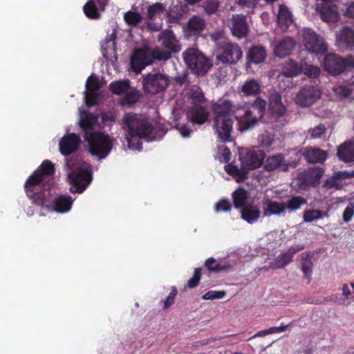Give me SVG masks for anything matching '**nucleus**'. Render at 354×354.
I'll return each mask as SVG.
<instances>
[{"instance_id": "f257e3e1", "label": "nucleus", "mask_w": 354, "mask_h": 354, "mask_svg": "<svg viewBox=\"0 0 354 354\" xmlns=\"http://www.w3.org/2000/svg\"><path fill=\"white\" fill-rule=\"evenodd\" d=\"M54 165L48 160H44L26 180L24 189L27 196L38 205H48L51 201L52 191L49 185L45 184V176L55 174Z\"/></svg>"}, {"instance_id": "f03ea898", "label": "nucleus", "mask_w": 354, "mask_h": 354, "mask_svg": "<svg viewBox=\"0 0 354 354\" xmlns=\"http://www.w3.org/2000/svg\"><path fill=\"white\" fill-rule=\"evenodd\" d=\"M268 106V101L261 96L245 105H241L243 113L235 117L241 132L250 131L256 127L259 122L267 123L265 114Z\"/></svg>"}, {"instance_id": "7ed1b4c3", "label": "nucleus", "mask_w": 354, "mask_h": 354, "mask_svg": "<svg viewBox=\"0 0 354 354\" xmlns=\"http://www.w3.org/2000/svg\"><path fill=\"white\" fill-rule=\"evenodd\" d=\"M122 122L128 129L127 139L129 146L132 145L134 140L149 137L153 129L152 125L149 122L140 119L133 113L124 114Z\"/></svg>"}, {"instance_id": "20e7f679", "label": "nucleus", "mask_w": 354, "mask_h": 354, "mask_svg": "<svg viewBox=\"0 0 354 354\" xmlns=\"http://www.w3.org/2000/svg\"><path fill=\"white\" fill-rule=\"evenodd\" d=\"M182 56L191 73L197 77L205 75L212 66V61L198 48H189L183 52Z\"/></svg>"}, {"instance_id": "39448f33", "label": "nucleus", "mask_w": 354, "mask_h": 354, "mask_svg": "<svg viewBox=\"0 0 354 354\" xmlns=\"http://www.w3.org/2000/svg\"><path fill=\"white\" fill-rule=\"evenodd\" d=\"M88 144V151L99 159L105 158L110 153L113 143L108 135L101 132H94L92 135L84 139Z\"/></svg>"}, {"instance_id": "423d86ee", "label": "nucleus", "mask_w": 354, "mask_h": 354, "mask_svg": "<svg viewBox=\"0 0 354 354\" xmlns=\"http://www.w3.org/2000/svg\"><path fill=\"white\" fill-rule=\"evenodd\" d=\"M169 82L165 74L159 72L149 73L142 75V89L145 93L153 95L165 91Z\"/></svg>"}, {"instance_id": "0eeeda50", "label": "nucleus", "mask_w": 354, "mask_h": 354, "mask_svg": "<svg viewBox=\"0 0 354 354\" xmlns=\"http://www.w3.org/2000/svg\"><path fill=\"white\" fill-rule=\"evenodd\" d=\"M324 69L333 75L341 74L347 67L354 68V57L348 56L344 59L335 53L327 54L323 62Z\"/></svg>"}, {"instance_id": "6e6552de", "label": "nucleus", "mask_w": 354, "mask_h": 354, "mask_svg": "<svg viewBox=\"0 0 354 354\" xmlns=\"http://www.w3.org/2000/svg\"><path fill=\"white\" fill-rule=\"evenodd\" d=\"M243 57L239 44L227 41L216 49V60L225 64H234Z\"/></svg>"}, {"instance_id": "1a4fd4ad", "label": "nucleus", "mask_w": 354, "mask_h": 354, "mask_svg": "<svg viewBox=\"0 0 354 354\" xmlns=\"http://www.w3.org/2000/svg\"><path fill=\"white\" fill-rule=\"evenodd\" d=\"M322 96L319 87L313 84L301 86L296 93L294 101L301 107H308L315 104Z\"/></svg>"}, {"instance_id": "9d476101", "label": "nucleus", "mask_w": 354, "mask_h": 354, "mask_svg": "<svg viewBox=\"0 0 354 354\" xmlns=\"http://www.w3.org/2000/svg\"><path fill=\"white\" fill-rule=\"evenodd\" d=\"M266 153L259 149H245L239 153V158L248 172L260 167L265 159Z\"/></svg>"}, {"instance_id": "9b49d317", "label": "nucleus", "mask_w": 354, "mask_h": 354, "mask_svg": "<svg viewBox=\"0 0 354 354\" xmlns=\"http://www.w3.org/2000/svg\"><path fill=\"white\" fill-rule=\"evenodd\" d=\"M302 41L305 48L316 54H324L327 51V45L313 30L304 28L301 31Z\"/></svg>"}, {"instance_id": "f8f14e48", "label": "nucleus", "mask_w": 354, "mask_h": 354, "mask_svg": "<svg viewBox=\"0 0 354 354\" xmlns=\"http://www.w3.org/2000/svg\"><path fill=\"white\" fill-rule=\"evenodd\" d=\"M71 184L70 191L72 193H82L92 180V173L86 169H80L68 174Z\"/></svg>"}, {"instance_id": "ddd939ff", "label": "nucleus", "mask_w": 354, "mask_h": 354, "mask_svg": "<svg viewBox=\"0 0 354 354\" xmlns=\"http://www.w3.org/2000/svg\"><path fill=\"white\" fill-rule=\"evenodd\" d=\"M241 105L234 104L228 99H219L212 105L213 118H227L230 113L241 114Z\"/></svg>"}, {"instance_id": "4468645a", "label": "nucleus", "mask_w": 354, "mask_h": 354, "mask_svg": "<svg viewBox=\"0 0 354 354\" xmlns=\"http://www.w3.org/2000/svg\"><path fill=\"white\" fill-rule=\"evenodd\" d=\"M268 111L272 119L278 122L283 118L286 111V106L282 103L281 95L275 91L271 92L268 97Z\"/></svg>"}, {"instance_id": "2eb2a0df", "label": "nucleus", "mask_w": 354, "mask_h": 354, "mask_svg": "<svg viewBox=\"0 0 354 354\" xmlns=\"http://www.w3.org/2000/svg\"><path fill=\"white\" fill-rule=\"evenodd\" d=\"M213 129L218 138L224 142L231 141L234 120L232 118H213Z\"/></svg>"}, {"instance_id": "dca6fc26", "label": "nucleus", "mask_w": 354, "mask_h": 354, "mask_svg": "<svg viewBox=\"0 0 354 354\" xmlns=\"http://www.w3.org/2000/svg\"><path fill=\"white\" fill-rule=\"evenodd\" d=\"M205 26V20L202 17L194 15L183 27L185 36L187 38L198 37L201 35Z\"/></svg>"}, {"instance_id": "f3484780", "label": "nucleus", "mask_w": 354, "mask_h": 354, "mask_svg": "<svg viewBox=\"0 0 354 354\" xmlns=\"http://www.w3.org/2000/svg\"><path fill=\"white\" fill-rule=\"evenodd\" d=\"M80 144L79 135L75 133L66 134L59 141V151L64 156H69L77 151Z\"/></svg>"}, {"instance_id": "a211bd4d", "label": "nucleus", "mask_w": 354, "mask_h": 354, "mask_svg": "<svg viewBox=\"0 0 354 354\" xmlns=\"http://www.w3.org/2000/svg\"><path fill=\"white\" fill-rule=\"evenodd\" d=\"M304 249L302 245H295L290 247L286 252L279 254L274 261L271 263L269 268L276 270L285 268L288 264L292 261L293 256L298 252Z\"/></svg>"}, {"instance_id": "6ab92c4d", "label": "nucleus", "mask_w": 354, "mask_h": 354, "mask_svg": "<svg viewBox=\"0 0 354 354\" xmlns=\"http://www.w3.org/2000/svg\"><path fill=\"white\" fill-rule=\"evenodd\" d=\"M263 164L264 169L269 172L275 170L287 171L290 167V163L286 162L282 153H277L265 158Z\"/></svg>"}, {"instance_id": "aec40b11", "label": "nucleus", "mask_w": 354, "mask_h": 354, "mask_svg": "<svg viewBox=\"0 0 354 354\" xmlns=\"http://www.w3.org/2000/svg\"><path fill=\"white\" fill-rule=\"evenodd\" d=\"M267 58V50L262 44L251 46L246 54L247 63L259 64L263 63Z\"/></svg>"}, {"instance_id": "412c9836", "label": "nucleus", "mask_w": 354, "mask_h": 354, "mask_svg": "<svg viewBox=\"0 0 354 354\" xmlns=\"http://www.w3.org/2000/svg\"><path fill=\"white\" fill-rule=\"evenodd\" d=\"M261 91L260 82L254 78L245 81L239 88V93L241 96L245 97H253L255 98L259 97Z\"/></svg>"}, {"instance_id": "4be33fe9", "label": "nucleus", "mask_w": 354, "mask_h": 354, "mask_svg": "<svg viewBox=\"0 0 354 354\" xmlns=\"http://www.w3.org/2000/svg\"><path fill=\"white\" fill-rule=\"evenodd\" d=\"M231 31L233 35L239 38H243L247 36L249 32V27L245 15H233L232 18Z\"/></svg>"}, {"instance_id": "5701e85b", "label": "nucleus", "mask_w": 354, "mask_h": 354, "mask_svg": "<svg viewBox=\"0 0 354 354\" xmlns=\"http://www.w3.org/2000/svg\"><path fill=\"white\" fill-rule=\"evenodd\" d=\"M208 116L206 109L199 104L193 105L187 112V119L192 124H203L207 120Z\"/></svg>"}, {"instance_id": "b1692460", "label": "nucleus", "mask_w": 354, "mask_h": 354, "mask_svg": "<svg viewBox=\"0 0 354 354\" xmlns=\"http://www.w3.org/2000/svg\"><path fill=\"white\" fill-rule=\"evenodd\" d=\"M159 41L165 49L171 50L173 53L180 51V46L172 30H166L160 32Z\"/></svg>"}, {"instance_id": "393cba45", "label": "nucleus", "mask_w": 354, "mask_h": 354, "mask_svg": "<svg viewBox=\"0 0 354 354\" xmlns=\"http://www.w3.org/2000/svg\"><path fill=\"white\" fill-rule=\"evenodd\" d=\"M97 116L91 112L85 111L81 115L80 120V127L84 131V138L87 139V137L92 135L94 132L92 131L97 122Z\"/></svg>"}, {"instance_id": "a878e982", "label": "nucleus", "mask_w": 354, "mask_h": 354, "mask_svg": "<svg viewBox=\"0 0 354 354\" xmlns=\"http://www.w3.org/2000/svg\"><path fill=\"white\" fill-rule=\"evenodd\" d=\"M295 45L296 42L294 39L290 37H284L274 46V55L280 58L285 57L291 54Z\"/></svg>"}, {"instance_id": "bb28decb", "label": "nucleus", "mask_w": 354, "mask_h": 354, "mask_svg": "<svg viewBox=\"0 0 354 354\" xmlns=\"http://www.w3.org/2000/svg\"><path fill=\"white\" fill-rule=\"evenodd\" d=\"M150 64V58L147 57L146 53L142 50L135 51L131 57V68L132 71L136 73L141 72L146 66Z\"/></svg>"}, {"instance_id": "cd10ccee", "label": "nucleus", "mask_w": 354, "mask_h": 354, "mask_svg": "<svg viewBox=\"0 0 354 354\" xmlns=\"http://www.w3.org/2000/svg\"><path fill=\"white\" fill-rule=\"evenodd\" d=\"M305 160L310 163H323L328 158L326 151L317 147H306L303 153Z\"/></svg>"}, {"instance_id": "c85d7f7f", "label": "nucleus", "mask_w": 354, "mask_h": 354, "mask_svg": "<svg viewBox=\"0 0 354 354\" xmlns=\"http://www.w3.org/2000/svg\"><path fill=\"white\" fill-rule=\"evenodd\" d=\"M338 158L345 163L354 162V141L348 140L340 145L337 149Z\"/></svg>"}, {"instance_id": "c756f323", "label": "nucleus", "mask_w": 354, "mask_h": 354, "mask_svg": "<svg viewBox=\"0 0 354 354\" xmlns=\"http://www.w3.org/2000/svg\"><path fill=\"white\" fill-rule=\"evenodd\" d=\"M53 194L52 193L51 201L48 205H44L41 207L49 208L53 205V209L59 213H65L70 210L73 203L71 197L62 195L55 199H53Z\"/></svg>"}, {"instance_id": "7c9ffc66", "label": "nucleus", "mask_w": 354, "mask_h": 354, "mask_svg": "<svg viewBox=\"0 0 354 354\" xmlns=\"http://www.w3.org/2000/svg\"><path fill=\"white\" fill-rule=\"evenodd\" d=\"M286 212L283 202H277L271 199H266L263 203V216H270L272 215L281 216Z\"/></svg>"}, {"instance_id": "2f4dec72", "label": "nucleus", "mask_w": 354, "mask_h": 354, "mask_svg": "<svg viewBox=\"0 0 354 354\" xmlns=\"http://www.w3.org/2000/svg\"><path fill=\"white\" fill-rule=\"evenodd\" d=\"M337 41L344 48L354 46V31L349 27H344L337 35Z\"/></svg>"}, {"instance_id": "473e14b6", "label": "nucleus", "mask_w": 354, "mask_h": 354, "mask_svg": "<svg viewBox=\"0 0 354 354\" xmlns=\"http://www.w3.org/2000/svg\"><path fill=\"white\" fill-rule=\"evenodd\" d=\"M241 218L248 223H254L260 218L261 210L257 205H248L241 209Z\"/></svg>"}, {"instance_id": "72a5a7b5", "label": "nucleus", "mask_w": 354, "mask_h": 354, "mask_svg": "<svg viewBox=\"0 0 354 354\" xmlns=\"http://www.w3.org/2000/svg\"><path fill=\"white\" fill-rule=\"evenodd\" d=\"M303 61L300 63L292 59L286 61L282 67V73L285 77H293L301 73Z\"/></svg>"}, {"instance_id": "f704fd0d", "label": "nucleus", "mask_w": 354, "mask_h": 354, "mask_svg": "<svg viewBox=\"0 0 354 354\" xmlns=\"http://www.w3.org/2000/svg\"><path fill=\"white\" fill-rule=\"evenodd\" d=\"M226 172L234 177L238 183L243 182L248 178V171L244 166L241 165V168L230 163L225 167Z\"/></svg>"}, {"instance_id": "c9c22d12", "label": "nucleus", "mask_w": 354, "mask_h": 354, "mask_svg": "<svg viewBox=\"0 0 354 354\" xmlns=\"http://www.w3.org/2000/svg\"><path fill=\"white\" fill-rule=\"evenodd\" d=\"M313 255L310 253L304 252L301 254V270L304 277L308 279L309 283L312 279L313 266L312 262Z\"/></svg>"}, {"instance_id": "e433bc0d", "label": "nucleus", "mask_w": 354, "mask_h": 354, "mask_svg": "<svg viewBox=\"0 0 354 354\" xmlns=\"http://www.w3.org/2000/svg\"><path fill=\"white\" fill-rule=\"evenodd\" d=\"M233 203L235 208H243L246 206V202L249 198V193L243 187H239L233 192L232 194Z\"/></svg>"}, {"instance_id": "4c0bfd02", "label": "nucleus", "mask_w": 354, "mask_h": 354, "mask_svg": "<svg viewBox=\"0 0 354 354\" xmlns=\"http://www.w3.org/2000/svg\"><path fill=\"white\" fill-rule=\"evenodd\" d=\"M140 97L141 95L138 91L136 89H129L124 94V96L120 99L118 103L122 106H131L135 104L140 99Z\"/></svg>"}, {"instance_id": "58836bf2", "label": "nucleus", "mask_w": 354, "mask_h": 354, "mask_svg": "<svg viewBox=\"0 0 354 354\" xmlns=\"http://www.w3.org/2000/svg\"><path fill=\"white\" fill-rule=\"evenodd\" d=\"M129 89L130 81L129 80L114 81L109 84V90L117 95H124Z\"/></svg>"}, {"instance_id": "ea45409f", "label": "nucleus", "mask_w": 354, "mask_h": 354, "mask_svg": "<svg viewBox=\"0 0 354 354\" xmlns=\"http://www.w3.org/2000/svg\"><path fill=\"white\" fill-rule=\"evenodd\" d=\"M292 22L291 12L285 6H280L277 15V23L281 28H287Z\"/></svg>"}, {"instance_id": "a19ab883", "label": "nucleus", "mask_w": 354, "mask_h": 354, "mask_svg": "<svg viewBox=\"0 0 354 354\" xmlns=\"http://www.w3.org/2000/svg\"><path fill=\"white\" fill-rule=\"evenodd\" d=\"M97 3L93 0H88L83 6L84 15L91 19H97L100 17V12L98 9Z\"/></svg>"}, {"instance_id": "79ce46f5", "label": "nucleus", "mask_w": 354, "mask_h": 354, "mask_svg": "<svg viewBox=\"0 0 354 354\" xmlns=\"http://www.w3.org/2000/svg\"><path fill=\"white\" fill-rule=\"evenodd\" d=\"M321 18L327 22H335L339 19V13L330 6H322L319 10Z\"/></svg>"}, {"instance_id": "37998d69", "label": "nucleus", "mask_w": 354, "mask_h": 354, "mask_svg": "<svg viewBox=\"0 0 354 354\" xmlns=\"http://www.w3.org/2000/svg\"><path fill=\"white\" fill-rule=\"evenodd\" d=\"M306 203L307 200L305 198L300 196H293L286 203H284V205L286 209L296 211Z\"/></svg>"}, {"instance_id": "c03bdc74", "label": "nucleus", "mask_w": 354, "mask_h": 354, "mask_svg": "<svg viewBox=\"0 0 354 354\" xmlns=\"http://www.w3.org/2000/svg\"><path fill=\"white\" fill-rule=\"evenodd\" d=\"M205 268L213 272H219L223 270H228L232 268L230 264L222 265L216 261V260L212 257L207 259L205 262Z\"/></svg>"}, {"instance_id": "a18cd8bd", "label": "nucleus", "mask_w": 354, "mask_h": 354, "mask_svg": "<svg viewBox=\"0 0 354 354\" xmlns=\"http://www.w3.org/2000/svg\"><path fill=\"white\" fill-rule=\"evenodd\" d=\"M116 34L113 32L110 35H108L104 39L103 43L102 44V52L104 56H105L107 53H109V50H115L116 43Z\"/></svg>"}, {"instance_id": "49530a36", "label": "nucleus", "mask_w": 354, "mask_h": 354, "mask_svg": "<svg viewBox=\"0 0 354 354\" xmlns=\"http://www.w3.org/2000/svg\"><path fill=\"white\" fill-rule=\"evenodd\" d=\"M165 10V6L161 3H156L147 8V16L149 20H154L157 15L162 14Z\"/></svg>"}, {"instance_id": "de8ad7c7", "label": "nucleus", "mask_w": 354, "mask_h": 354, "mask_svg": "<svg viewBox=\"0 0 354 354\" xmlns=\"http://www.w3.org/2000/svg\"><path fill=\"white\" fill-rule=\"evenodd\" d=\"M301 73L310 78H317L319 76L321 70L318 66L303 62Z\"/></svg>"}, {"instance_id": "09e8293b", "label": "nucleus", "mask_w": 354, "mask_h": 354, "mask_svg": "<svg viewBox=\"0 0 354 354\" xmlns=\"http://www.w3.org/2000/svg\"><path fill=\"white\" fill-rule=\"evenodd\" d=\"M324 214L319 209H307L304 212V221L305 222H313L323 217Z\"/></svg>"}, {"instance_id": "8fccbe9b", "label": "nucleus", "mask_w": 354, "mask_h": 354, "mask_svg": "<svg viewBox=\"0 0 354 354\" xmlns=\"http://www.w3.org/2000/svg\"><path fill=\"white\" fill-rule=\"evenodd\" d=\"M124 19L127 24L136 26L141 21L142 16L138 12L128 11L124 14Z\"/></svg>"}, {"instance_id": "3c124183", "label": "nucleus", "mask_w": 354, "mask_h": 354, "mask_svg": "<svg viewBox=\"0 0 354 354\" xmlns=\"http://www.w3.org/2000/svg\"><path fill=\"white\" fill-rule=\"evenodd\" d=\"M214 208L216 212H229L231 211L232 206L228 199L222 198L214 204Z\"/></svg>"}, {"instance_id": "603ef678", "label": "nucleus", "mask_w": 354, "mask_h": 354, "mask_svg": "<svg viewBox=\"0 0 354 354\" xmlns=\"http://www.w3.org/2000/svg\"><path fill=\"white\" fill-rule=\"evenodd\" d=\"M100 87L101 84L95 75H91L88 77L86 82V88L87 91L97 92Z\"/></svg>"}, {"instance_id": "864d4df0", "label": "nucleus", "mask_w": 354, "mask_h": 354, "mask_svg": "<svg viewBox=\"0 0 354 354\" xmlns=\"http://www.w3.org/2000/svg\"><path fill=\"white\" fill-rule=\"evenodd\" d=\"M218 7L219 2L218 0H206L203 3L204 10L208 15L216 13Z\"/></svg>"}, {"instance_id": "5fc2aeb1", "label": "nucleus", "mask_w": 354, "mask_h": 354, "mask_svg": "<svg viewBox=\"0 0 354 354\" xmlns=\"http://www.w3.org/2000/svg\"><path fill=\"white\" fill-rule=\"evenodd\" d=\"M226 292L224 290H209L205 293L202 298L205 300L223 299L226 296Z\"/></svg>"}, {"instance_id": "6e6d98bb", "label": "nucleus", "mask_w": 354, "mask_h": 354, "mask_svg": "<svg viewBox=\"0 0 354 354\" xmlns=\"http://www.w3.org/2000/svg\"><path fill=\"white\" fill-rule=\"evenodd\" d=\"M201 275V268H195L193 277L188 280L187 286L189 288H196L200 282Z\"/></svg>"}, {"instance_id": "4d7b16f0", "label": "nucleus", "mask_w": 354, "mask_h": 354, "mask_svg": "<svg viewBox=\"0 0 354 354\" xmlns=\"http://www.w3.org/2000/svg\"><path fill=\"white\" fill-rule=\"evenodd\" d=\"M211 39L216 43L217 48L228 41L223 31L214 32L211 35Z\"/></svg>"}, {"instance_id": "13d9d810", "label": "nucleus", "mask_w": 354, "mask_h": 354, "mask_svg": "<svg viewBox=\"0 0 354 354\" xmlns=\"http://www.w3.org/2000/svg\"><path fill=\"white\" fill-rule=\"evenodd\" d=\"M325 126L322 124H319L315 127L310 129L308 130V134L310 135V138L317 139L320 138L325 133Z\"/></svg>"}, {"instance_id": "bf43d9fd", "label": "nucleus", "mask_w": 354, "mask_h": 354, "mask_svg": "<svg viewBox=\"0 0 354 354\" xmlns=\"http://www.w3.org/2000/svg\"><path fill=\"white\" fill-rule=\"evenodd\" d=\"M324 187L326 189L335 188L336 189H340L342 187V183L333 174V176L327 178L324 183Z\"/></svg>"}, {"instance_id": "052dcab7", "label": "nucleus", "mask_w": 354, "mask_h": 354, "mask_svg": "<svg viewBox=\"0 0 354 354\" xmlns=\"http://www.w3.org/2000/svg\"><path fill=\"white\" fill-rule=\"evenodd\" d=\"M172 52L167 49L160 50L156 49L153 51V56L158 60H167L171 57Z\"/></svg>"}, {"instance_id": "680f3d73", "label": "nucleus", "mask_w": 354, "mask_h": 354, "mask_svg": "<svg viewBox=\"0 0 354 354\" xmlns=\"http://www.w3.org/2000/svg\"><path fill=\"white\" fill-rule=\"evenodd\" d=\"M98 95L97 91H87L85 93V102L87 106H93L97 104Z\"/></svg>"}, {"instance_id": "e2e57ef3", "label": "nucleus", "mask_w": 354, "mask_h": 354, "mask_svg": "<svg viewBox=\"0 0 354 354\" xmlns=\"http://www.w3.org/2000/svg\"><path fill=\"white\" fill-rule=\"evenodd\" d=\"M178 290L176 287H172L171 292L164 301V309L169 308L174 303L176 296L177 295Z\"/></svg>"}, {"instance_id": "0e129e2a", "label": "nucleus", "mask_w": 354, "mask_h": 354, "mask_svg": "<svg viewBox=\"0 0 354 354\" xmlns=\"http://www.w3.org/2000/svg\"><path fill=\"white\" fill-rule=\"evenodd\" d=\"M323 174L324 169L320 167H315L308 170V176L315 181H319Z\"/></svg>"}, {"instance_id": "69168bd1", "label": "nucleus", "mask_w": 354, "mask_h": 354, "mask_svg": "<svg viewBox=\"0 0 354 354\" xmlns=\"http://www.w3.org/2000/svg\"><path fill=\"white\" fill-rule=\"evenodd\" d=\"M191 98L195 104L196 103L203 104L205 102L204 93L201 90L192 91L191 93Z\"/></svg>"}, {"instance_id": "338daca9", "label": "nucleus", "mask_w": 354, "mask_h": 354, "mask_svg": "<svg viewBox=\"0 0 354 354\" xmlns=\"http://www.w3.org/2000/svg\"><path fill=\"white\" fill-rule=\"evenodd\" d=\"M354 215V205L350 203L347 205L343 212V220L345 222H349Z\"/></svg>"}, {"instance_id": "774afa93", "label": "nucleus", "mask_w": 354, "mask_h": 354, "mask_svg": "<svg viewBox=\"0 0 354 354\" xmlns=\"http://www.w3.org/2000/svg\"><path fill=\"white\" fill-rule=\"evenodd\" d=\"M333 175L337 178L339 179H346L351 177H354V170L351 172L344 171H336L333 173Z\"/></svg>"}]
</instances>
